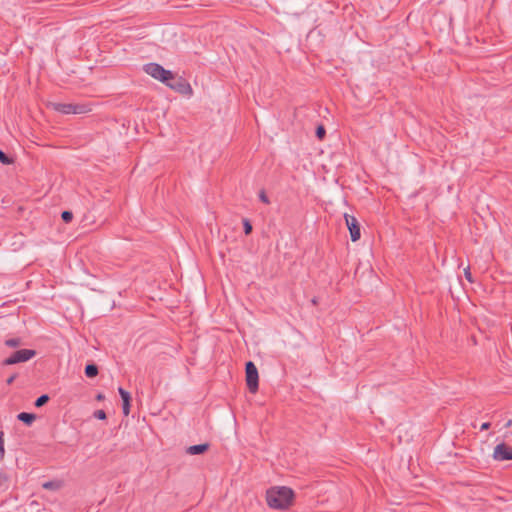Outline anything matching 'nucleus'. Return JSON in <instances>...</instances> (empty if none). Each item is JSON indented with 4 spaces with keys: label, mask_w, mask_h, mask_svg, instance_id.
<instances>
[{
    "label": "nucleus",
    "mask_w": 512,
    "mask_h": 512,
    "mask_svg": "<svg viewBox=\"0 0 512 512\" xmlns=\"http://www.w3.org/2000/svg\"><path fill=\"white\" fill-rule=\"evenodd\" d=\"M294 500V492L286 486L272 487L266 492V501L270 508L285 510Z\"/></svg>",
    "instance_id": "obj_1"
},
{
    "label": "nucleus",
    "mask_w": 512,
    "mask_h": 512,
    "mask_svg": "<svg viewBox=\"0 0 512 512\" xmlns=\"http://www.w3.org/2000/svg\"><path fill=\"white\" fill-rule=\"evenodd\" d=\"M144 71L153 77L154 79L162 82L168 83V80L172 78V72L170 70H166L158 63H148L144 66Z\"/></svg>",
    "instance_id": "obj_2"
},
{
    "label": "nucleus",
    "mask_w": 512,
    "mask_h": 512,
    "mask_svg": "<svg viewBox=\"0 0 512 512\" xmlns=\"http://www.w3.org/2000/svg\"><path fill=\"white\" fill-rule=\"evenodd\" d=\"M246 384L251 393H256L259 387V376L256 365L248 361L245 365Z\"/></svg>",
    "instance_id": "obj_3"
},
{
    "label": "nucleus",
    "mask_w": 512,
    "mask_h": 512,
    "mask_svg": "<svg viewBox=\"0 0 512 512\" xmlns=\"http://www.w3.org/2000/svg\"><path fill=\"white\" fill-rule=\"evenodd\" d=\"M36 355V351L33 349H21L13 352L8 358L3 360V365H14L17 363H22L29 361Z\"/></svg>",
    "instance_id": "obj_4"
},
{
    "label": "nucleus",
    "mask_w": 512,
    "mask_h": 512,
    "mask_svg": "<svg viewBox=\"0 0 512 512\" xmlns=\"http://www.w3.org/2000/svg\"><path fill=\"white\" fill-rule=\"evenodd\" d=\"M165 84L180 94L188 95L192 93V88L189 82L182 77L174 75L173 73L172 78H170L168 83Z\"/></svg>",
    "instance_id": "obj_5"
},
{
    "label": "nucleus",
    "mask_w": 512,
    "mask_h": 512,
    "mask_svg": "<svg viewBox=\"0 0 512 512\" xmlns=\"http://www.w3.org/2000/svg\"><path fill=\"white\" fill-rule=\"evenodd\" d=\"M53 107L62 114H82L86 112L85 106L83 105L55 103Z\"/></svg>",
    "instance_id": "obj_6"
},
{
    "label": "nucleus",
    "mask_w": 512,
    "mask_h": 512,
    "mask_svg": "<svg viewBox=\"0 0 512 512\" xmlns=\"http://www.w3.org/2000/svg\"><path fill=\"white\" fill-rule=\"evenodd\" d=\"M493 457L498 461L512 460V449L504 443L498 444L494 449Z\"/></svg>",
    "instance_id": "obj_7"
},
{
    "label": "nucleus",
    "mask_w": 512,
    "mask_h": 512,
    "mask_svg": "<svg viewBox=\"0 0 512 512\" xmlns=\"http://www.w3.org/2000/svg\"><path fill=\"white\" fill-rule=\"evenodd\" d=\"M118 392L123 401V405H122L123 414L125 416H128L130 413V402H131L130 393L128 391H126L125 389H123L122 387L118 388Z\"/></svg>",
    "instance_id": "obj_8"
},
{
    "label": "nucleus",
    "mask_w": 512,
    "mask_h": 512,
    "mask_svg": "<svg viewBox=\"0 0 512 512\" xmlns=\"http://www.w3.org/2000/svg\"><path fill=\"white\" fill-rule=\"evenodd\" d=\"M210 447V444L209 443H203V444H198V445H192V446H189L186 450V452L190 455H200V454H203L205 453L206 451H208Z\"/></svg>",
    "instance_id": "obj_9"
},
{
    "label": "nucleus",
    "mask_w": 512,
    "mask_h": 512,
    "mask_svg": "<svg viewBox=\"0 0 512 512\" xmlns=\"http://www.w3.org/2000/svg\"><path fill=\"white\" fill-rule=\"evenodd\" d=\"M64 486V482L62 480H51L46 481L42 484V488L45 490L58 491Z\"/></svg>",
    "instance_id": "obj_10"
},
{
    "label": "nucleus",
    "mask_w": 512,
    "mask_h": 512,
    "mask_svg": "<svg viewBox=\"0 0 512 512\" xmlns=\"http://www.w3.org/2000/svg\"><path fill=\"white\" fill-rule=\"evenodd\" d=\"M17 419L30 426L35 421L36 415L33 413L21 412L17 415Z\"/></svg>",
    "instance_id": "obj_11"
},
{
    "label": "nucleus",
    "mask_w": 512,
    "mask_h": 512,
    "mask_svg": "<svg viewBox=\"0 0 512 512\" xmlns=\"http://www.w3.org/2000/svg\"><path fill=\"white\" fill-rule=\"evenodd\" d=\"M350 231V237L353 242L357 241L361 237V226H347Z\"/></svg>",
    "instance_id": "obj_12"
},
{
    "label": "nucleus",
    "mask_w": 512,
    "mask_h": 512,
    "mask_svg": "<svg viewBox=\"0 0 512 512\" xmlns=\"http://www.w3.org/2000/svg\"><path fill=\"white\" fill-rule=\"evenodd\" d=\"M98 367L95 364H88L85 367V375L88 378H93L98 375Z\"/></svg>",
    "instance_id": "obj_13"
},
{
    "label": "nucleus",
    "mask_w": 512,
    "mask_h": 512,
    "mask_svg": "<svg viewBox=\"0 0 512 512\" xmlns=\"http://www.w3.org/2000/svg\"><path fill=\"white\" fill-rule=\"evenodd\" d=\"M49 399H50L49 395L43 394L36 399L34 405H35V407L40 408V407L44 406L49 401Z\"/></svg>",
    "instance_id": "obj_14"
},
{
    "label": "nucleus",
    "mask_w": 512,
    "mask_h": 512,
    "mask_svg": "<svg viewBox=\"0 0 512 512\" xmlns=\"http://www.w3.org/2000/svg\"><path fill=\"white\" fill-rule=\"evenodd\" d=\"M22 344V341L19 337L10 338L5 340V345L11 348H16Z\"/></svg>",
    "instance_id": "obj_15"
},
{
    "label": "nucleus",
    "mask_w": 512,
    "mask_h": 512,
    "mask_svg": "<svg viewBox=\"0 0 512 512\" xmlns=\"http://www.w3.org/2000/svg\"><path fill=\"white\" fill-rule=\"evenodd\" d=\"M0 162L4 165H9L13 162V160L4 151L0 149Z\"/></svg>",
    "instance_id": "obj_16"
},
{
    "label": "nucleus",
    "mask_w": 512,
    "mask_h": 512,
    "mask_svg": "<svg viewBox=\"0 0 512 512\" xmlns=\"http://www.w3.org/2000/svg\"><path fill=\"white\" fill-rule=\"evenodd\" d=\"M326 135V130H325V127L323 125H319L317 128H316V137L319 139V140H323L324 137Z\"/></svg>",
    "instance_id": "obj_17"
},
{
    "label": "nucleus",
    "mask_w": 512,
    "mask_h": 512,
    "mask_svg": "<svg viewBox=\"0 0 512 512\" xmlns=\"http://www.w3.org/2000/svg\"><path fill=\"white\" fill-rule=\"evenodd\" d=\"M343 217L345 219V224H359L357 219L352 215L343 213Z\"/></svg>",
    "instance_id": "obj_18"
},
{
    "label": "nucleus",
    "mask_w": 512,
    "mask_h": 512,
    "mask_svg": "<svg viewBox=\"0 0 512 512\" xmlns=\"http://www.w3.org/2000/svg\"><path fill=\"white\" fill-rule=\"evenodd\" d=\"M62 220L66 223L72 221L73 213L71 211H63L61 214Z\"/></svg>",
    "instance_id": "obj_19"
},
{
    "label": "nucleus",
    "mask_w": 512,
    "mask_h": 512,
    "mask_svg": "<svg viewBox=\"0 0 512 512\" xmlns=\"http://www.w3.org/2000/svg\"><path fill=\"white\" fill-rule=\"evenodd\" d=\"M93 415L96 419L99 420H105L107 418L106 412L104 410H96Z\"/></svg>",
    "instance_id": "obj_20"
},
{
    "label": "nucleus",
    "mask_w": 512,
    "mask_h": 512,
    "mask_svg": "<svg viewBox=\"0 0 512 512\" xmlns=\"http://www.w3.org/2000/svg\"><path fill=\"white\" fill-rule=\"evenodd\" d=\"M259 199L265 203V204H268L269 203V199H268V196L266 195L265 191L264 190H261L259 192Z\"/></svg>",
    "instance_id": "obj_21"
},
{
    "label": "nucleus",
    "mask_w": 512,
    "mask_h": 512,
    "mask_svg": "<svg viewBox=\"0 0 512 512\" xmlns=\"http://www.w3.org/2000/svg\"><path fill=\"white\" fill-rule=\"evenodd\" d=\"M464 275H465V278L470 282V283H473L474 280L472 278V274H471V271H470V268L467 267L466 269H464Z\"/></svg>",
    "instance_id": "obj_22"
},
{
    "label": "nucleus",
    "mask_w": 512,
    "mask_h": 512,
    "mask_svg": "<svg viewBox=\"0 0 512 512\" xmlns=\"http://www.w3.org/2000/svg\"><path fill=\"white\" fill-rule=\"evenodd\" d=\"M245 235H249L253 231L254 226H243Z\"/></svg>",
    "instance_id": "obj_23"
},
{
    "label": "nucleus",
    "mask_w": 512,
    "mask_h": 512,
    "mask_svg": "<svg viewBox=\"0 0 512 512\" xmlns=\"http://www.w3.org/2000/svg\"><path fill=\"white\" fill-rule=\"evenodd\" d=\"M16 377H17V375H16V374L11 375V376L6 380L7 385H11V384L14 382V380L16 379Z\"/></svg>",
    "instance_id": "obj_24"
},
{
    "label": "nucleus",
    "mask_w": 512,
    "mask_h": 512,
    "mask_svg": "<svg viewBox=\"0 0 512 512\" xmlns=\"http://www.w3.org/2000/svg\"><path fill=\"white\" fill-rule=\"evenodd\" d=\"M491 426V424L489 422H484L481 426H480V430L481 431H484V430H487L489 429Z\"/></svg>",
    "instance_id": "obj_25"
},
{
    "label": "nucleus",
    "mask_w": 512,
    "mask_h": 512,
    "mask_svg": "<svg viewBox=\"0 0 512 512\" xmlns=\"http://www.w3.org/2000/svg\"><path fill=\"white\" fill-rule=\"evenodd\" d=\"M0 446H4V432L0 431Z\"/></svg>",
    "instance_id": "obj_26"
},
{
    "label": "nucleus",
    "mask_w": 512,
    "mask_h": 512,
    "mask_svg": "<svg viewBox=\"0 0 512 512\" xmlns=\"http://www.w3.org/2000/svg\"><path fill=\"white\" fill-rule=\"evenodd\" d=\"M4 446H0V461L3 459L4 457Z\"/></svg>",
    "instance_id": "obj_27"
},
{
    "label": "nucleus",
    "mask_w": 512,
    "mask_h": 512,
    "mask_svg": "<svg viewBox=\"0 0 512 512\" xmlns=\"http://www.w3.org/2000/svg\"><path fill=\"white\" fill-rule=\"evenodd\" d=\"M104 398H105V396H104L103 394H101V393H99V394L96 396V399H97L98 401H101V400H103Z\"/></svg>",
    "instance_id": "obj_28"
},
{
    "label": "nucleus",
    "mask_w": 512,
    "mask_h": 512,
    "mask_svg": "<svg viewBox=\"0 0 512 512\" xmlns=\"http://www.w3.org/2000/svg\"><path fill=\"white\" fill-rule=\"evenodd\" d=\"M51 241L52 242H61V238L60 237H53V238H51Z\"/></svg>",
    "instance_id": "obj_29"
},
{
    "label": "nucleus",
    "mask_w": 512,
    "mask_h": 512,
    "mask_svg": "<svg viewBox=\"0 0 512 512\" xmlns=\"http://www.w3.org/2000/svg\"><path fill=\"white\" fill-rule=\"evenodd\" d=\"M242 224L247 225V224H250V222H249V220H248V219L243 218V219H242Z\"/></svg>",
    "instance_id": "obj_30"
},
{
    "label": "nucleus",
    "mask_w": 512,
    "mask_h": 512,
    "mask_svg": "<svg viewBox=\"0 0 512 512\" xmlns=\"http://www.w3.org/2000/svg\"><path fill=\"white\" fill-rule=\"evenodd\" d=\"M512 425V419H509L507 422H506V426H511Z\"/></svg>",
    "instance_id": "obj_31"
},
{
    "label": "nucleus",
    "mask_w": 512,
    "mask_h": 512,
    "mask_svg": "<svg viewBox=\"0 0 512 512\" xmlns=\"http://www.w3.org/2000/svg\"><path fill=\"white\" fill-rule=\"evenodd\" d=\"M311 301H312V303H313L314 305H316V304L318 303V302H317V298H315V297H314Z\"/></svg>",
    "instance_id": "obj_32"
},
{
    "label": "nucleus",
    "mask_w": 512,
    "mask_h": 512,
    "mask_svg": "<svg viewBox=\"0 0 512 512\" xmlns=\"http://www.w3.org/2000/svg\"><path fill=\"white\" fill-rule=\"evenodd\" d=\"M54 227L57 229V231H59V226H54Z\"/></svg>",
    "instance_id": "obj_33"
}]
</instances>
